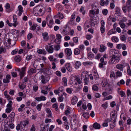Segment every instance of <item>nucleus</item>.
<instances>
[{
    "mask_svg": "<svg viewBox=\"0 0 131 131\" xmlns=\"http://www.w3.org/2000/svg\"><path fill=\"white\" fill-rule=\"evenodd\" d=\"M66 91L67 92L71 94L72 93L73 90L72 88H68L66 89Z\"/></svg>",
    "mask_w": 131,
    "mask_h": 131,
    "instance_id": "obj_55",
    "label": "nucleus"
},
{
    "mask_svg": "<svg viewBox=\"0 0 131 131\" xmlns=\"http://www.w3.org/2000/svg\"><path fill=\"white\" fill-rule=\"evenodd\" d=\"M80 12L82 13V14L83 15H84L85 14L86 10L85 9V8L83 6L81 7L80 10Z\"/></svg>",
    "mask_w": 131,
    "mask_h": 131,
    "instance_id": "obj_30",
    "label": "nucleus"
},
{
    "mask_svg": "<svg viewBox=\"0 0 131 131\" xmlns=\"http://www.w3.org/2000/svg\"><path fill=\"white\" fill-rule=\"evenodd\" d=\"M80 51L78 48H76L74 50V53L75 55H78L80 53Z\"/></svg>",
    "mask_w": 131,
    "mask_h": 131,
    "instance_id": "obj_31",
    "label": "nucleus"
},
{
    "mask_svg": "<svg viewBox=\"0 0 131 131\" xmlns=\"http://www.w3.org/2000/svg\"><path fill=\"white\" fill-rule=\"evenodd\" d=\"M36 100L38 101H45L46 100V97L43 96L36 97L35 98Z\"/></svg>",
    "mask_w": 131,
    "mask_h": 131,
    "instance_id": "obj_15",
    "label": "nucleus"
},
{
    "mask_svg": "<svg viewBox=\"0 0 131 131\" xmlns=\"http://www.w3.org/2000/svg\"><path fill=\"white\" fill-rule=\"evenodd\" d=\"M128 64L127 63L124 62L122 63L117 64L116 66V68L121 71H123V68L126 66H127Z\"/></svg>",
    "mask_w": 131,
    "mask_h": 131,
    "instance_id": "obj_3",
    "label": "nucleus"
},
{
    "mask_svg": "<svg viewBox=\"0 0 131 131\" xmlns=\"http://www.w3.org/2000/svg\"><path fill=\"white\" fill-rule=\"evenodd\" d=\"M88 56L90 58H93L94 57V54L91 52H88Z\"/></svg>",
    "mask_w": 131,
    "mask_h": 131,
    "instance_id": "obj_42",
    "label": "nucleus"
},
{
    "mask_svg": "<svg viewBox=\"0 0 131 131\" xmlns=\"http://www.w3.org/2000/svg\"><path fill=\"white\" fill-rule=\"evenodd\" d=\"M53 45L46 46L45 48L47 51L49 53H51L53 52L54 48L53 47Z\"/></svg>",
    "mask_w": 131,
    "mask_h": 131,
    "instance_id": "obj_10",
    "label": "nucleus"
},
{
    "mask_svg": "<svg viewBox=\"0 0 131 131\" xmlns=\"http://www.w3.org/2000/svg\"><path fill=\"white\" fill-rule=\"evenodd\" d=\"M42 36L43 37L44 40L47 41L49 38L48 36V33L47 32H45L42 34Z\"/></svg>",
    "mask_w": 131,
    "mask_h": 131,
    "instance_id": "obj_16",
    "label": "nucleus"
},
{
    "mask_svg": "<svg viewBox=\"0 0 131 131\" xmlns=\"http://www.w3.org/2000/svg\"><path fill=\"white\" fill-rule=\"evenodd\" d=\"M78 100L77 97L76 96H74L72 99L71 100V103L73 105L75 104Z\"/></svg>",
    "mask_w": 131,
    "mask_h": 131,
    "instance_id": "obj_18",
    "label": "nucleus"
},
{
    "mask_svg": "<svg viewBox=\"0 0 131 131\" xmlns=\"http://www.w3.org/2000/svg\"><path fill=\"white\" fill-rule=\"evenodd\" d=\"M46 111L48 114L47 115V117L49 118L51 117H52V113L50 109L49 108H47L46 109Z\"/></svg>",
    "mask_w": 131,
    "mask_h": 131,
    "instance_id": "obj_19",
    "label": "nucleus"
},
{
    "mask_svg": "<svg viewBox=\"0 0 131 131\" xmlns=\"http://www.w3.org/2000/svg\"><path fill=\"white\" fill-rule=\"evenodd\" d=\"M92 89L94 91H97L99 90L98 87L96 85H93Z\"/></svg>",
    "mask_w": 131,
    "mask_h": 131,
    "instance_id": "obj_60",
    "label": "nucleus"
},
{
    "mask_svg": "<svg viewBox=\"0 0 131 131\" xmlns=\"http://www.w3.org/2000/svg\"><path fill=\"white\" fill-rule=\"evenodd\" d=\"M32 58V56L31 55H28L26 57V59L28 61L30 60Z\"/></svg>",
    "mask_w": 131,
    "mask_h": 131,
    "instance_id": "obj_62",
    "label": "nucleus"
},
{
    "mask_svg": "<svg viewBox=\"0 0 131 131\" xmlns=\"http://www.w3.org/2000/svg\"><path fill=\"white\" fill-rule=\"evenodd\" d=\"M48 129L49 127L48 125H45L43 127V129L44 131H48Z\"/></svg>",
    "mask_w": 131,
    "mask_h": 131,
    "instance_id": "obj_64",
    "label": "nucleus"
},
{
    "mask_svg": "<svg viewBox=\"0 0 131 131\" xmlns=\"http://www.w3.org/2000/svg\"><path fill=\"white\" fill-rule=\"evenodd\" d=\"M112 120H113L112 122H113V124L115 122L117 117V114L115 113V111L112 112L111 114Z\"/></svg>",
    "mask_w": 131,
    "mask_h": 131,
    "instance_id": "obj_9",
    "label": "nucleus"
},
{
    "mask_svg": "<svg viewBox=\"0 0 131 131\" xmlns=\"http://www.w3.org/2000/svg\"><path fill=\"white\" fill-rule=\"evenodd\" d=\"M55 16L57 17H59V18L60 19H62L64 17V16L63 14L60 12L58 13V14L55 16Z\"/></svg>",
    "mask_w": 131,
    "mask_h": 131,
    "instance_id": "obj_32",
    "label": "nucleus"
},
{
    "mask_svg": "<svg viewBox=\"0 0 131 131\" xmlns=\"http://www.w3.org/2000/svg\"><path fill=\"white\" fill-rule=\"evenodd\" d=\"M12 104V101H10L7 104V108H11Z\"/></svg>",
    "mask_w": 131,
    "mask_h": 131,
    "instance_id": "obj_63",
    "label": "nucleus"
},
{
    "mask_svg": "<svg viewBox=\"0 0 131 131\" xmlns=\"http://www.w3.org/2000/svg\"><path fill=\"white\" fill-rule=\"evenodd\" d=\"M128 67H127V72L128 73V75L129 76H131V71L130 70V67L129 66V64H128Z\"/></svg>",
    "mask_w": 131,
    "mask_h": 131,
    "instance_id": "obj_47",
    "label": "nucleus"
},
{
    "mask_svg": "<svg viewBox=\"0 0 131 131\" xmlns=\"http://www.w3.org/2000/svg\"><path fill=\"white\" fill-rule=\"evenodd\" d=\"M111 120L108 118L105 119L104 122L103 123L102 125L103 127H107L108 126V123L111 121Z\"/></svg>",
    "mask_w": 131,
    "mask_h": 131,
    "instance_id": "obj_23",
    "label": "nucleus"
},
{
    "mask_svg": "<svg viewBox=\"0 0 131 131\" xmlns=\"http://www.w3.org/2000/svg\"><path fill=\"white\" fill-rule=\"evenodd\" d=\"M95 14V11L92 9L90 11L89 13V16L90 17H91L92 15H94Z\"/></svg>",
    "mask_w": 131,
    "mask_h": 131,
    "instance_id": "obj_44",
    "label": "nucleus"
},
{
    "mask_svg": "<svg viewBox=\"0 0 131 131\" xmlns=\"http://www.w3.org/2000/svg\"><path fill=\"white\" fill-rule=\"evenodd\" d=\"M56 7L58 10L61 11L62 9V6L60 4H57L56 5Z\"/></svg>",
    "mask_w": 131,
    "mask_h": 131,
    "instance_id": "obj_57",
    "label": "nucleus"
},
{
    "mask_svg": "<svg viewBox=\"0 0 131 131\" xmlns=\"http://www.w3.org/2000/svg\"><path fill=\"white\" fill-rule=\"evenodd\" d=\"M83 117L85 118H89L90 117L89 114L88 113H84L82 115Z\"/></svg>",
    "mask_w": 131,
    "mask_h": 131,
    "instance_id": "obj_40",
    "label": "nucleus"
},
{
    "mask_svg": "<svg viewBox=\"0 0 131 131\" xmlns=\"http://www.w3.org/2000/svg\"><path fill=\"white\" fill-rule=\"evenodd\" d=\"M42 104L41 103L38 104L36 106V108L37 110L39 111L41 110Z\"/></svg>",
    "mask_w": 131,
    "mask_h": 131,
    "instance_id": "obj_54",
    "label": "nucleus"
},
{
    "mask_svg": "<svg viewBox=\"0 0 131 131\" xmlns=\"http://www.w3.org/2000/svg\"><path fill=\"white\" fill-rule=\"evenodd\" d=\"M81 78H85L89 76L88 72L85 71H83L81 73Z\"/></svg>",
    "mask_w": 131,
    "mask_h": 131,
    "instance_id": "obj_28",
    "label": "nucleus"
},
{
    "mask_svg": "<svg viewBox=\"0 0 131 131\" xmlns=\"http://www.w3.org/2000/svg\"><path fill=\"white\" fill-rule=\"evenodd\" d=\"M107 80L106 79L104 78L103 79L102 82V85L103 87H105L107 84Z\"/></svg>",
    "mask_w": 131,
    "mask_h": 131,
    "instance_id": "obj_21",
    "label": "nucleus"
},
{
    "mask_svg": "<svg viewBox=\"0 0 131 131\" xmlns=\"http://www.w3.org/2000/svg\"><path fill=\"white\" fill-rule=\"evenodd\" d=\"M62 81L64 83V85L66 86L67 85V78L65 77H64L62 79Z\"/></svg>",
    "mask_w": 131,
    "mask_h": 131,
    "instance_id": "obj_48",
    "label": "nucleus"
},
{
    "mask_svg": "<svg viewBox=\"0 0 131 131\" xmlns=\"http://www.w3.org/2000/svg\"><path fill=\"white\" fill-rule=\"evenodd\" d=\"M21 60V58L19 55L15 57V61L17 62H20Z\"/></svg>",
    "mask_w": 131,
    "mask_h": 131,
    "instance_id": "obj_33",
    "label": "nucleus"
},
{
    "mask_svg": "<svg viewBox=\"0 0 131 131\" xmlns=\"http://www.w3.org/2000/svg\"><path fill=\"white\" fill-rule=\"evenodd\" d=\"M47 24L48 26L50 28L52 27V26L53 24V19L52 18L50 19L49 22L47 23Z\"/></svg>",
    "mask_w": 131,
    "mask_h": 131,
    "instance_id": "obj_29",
    "label": "nucleus"
},
{
    "mask_svg": "<svg viewBox=\"0 0 131 131\" xmlns=\"http://www.w3.org/2000/svg\"><path fill=\"white\" fill-rule=\"evenodd\" d=\"M81 65V63L79 61H77L74 64V67L76 69H78Z\"/></svg>",
    "mask_w": 131,
    "mask_h": 131,
    "instance_id": "obj_22",
    "label": "nucleus"
},
{
    "mask_svg": "<svg viewBox=\"0 0 131 131\" xmlns=\"http://www.w3.org/2000/svg\"><path fill=\"white\" fill-rule=\"evenodd\" d=\"M54 48L55 50L56 51H58L60 49V45H55Z\"/></svg>",
    "mask_w": 131,
    "mask_h": 131,
    "instance_id": "obj_49",
    "label": "nucleus"
},
{
    "mask_svg": "<svg viewBox=\"0 0 131 131\" xmlns=\"http://www.w3.org/2000/svg\"><path fill=\"white\" fill-rule=\"evenodd\" d=\"M36 72V70L35 69L33 68H31L28 71V73L29 74H32L33 73H35Z\"/></svg>",
    "mask_w": 131,
    "mask_h": 131,
    "instance_id": "obj_38",
    "label": "nucleus"
},
{
    "mask_svg": "<svg viewBox=\"0 0 131 131\" xmlns=\"http://www.w3.org/2000/svg\"><path fill=\"white\" fill-rule=\"evenodd\" d=\"M49 77L44 76L43 75H41V80L42 83L45 84L49 80Z\"/></svg>",
    "mask_w": 131,
    "mask_h": 131,
    "instance_id": "obj_6",
    "label": "nucleus"
},
{
    "mask_svg": "<svg viewBox=\"0 0 131 131\" xmlns=\"http://www.w3.org/2000/svg\"><path fill=\"white\" fill-rule=\"evenodd\" d=\"M75 77L76 82H77V83H78L79 84H80L82 82L80 79L77 76H75Z\"/></svg>",
    "mask_w": 131,
    "mask_h": 131,
    "instance_id": "obj_56",
    "label": "nucleus"
},
{
    "mask_svg": "<svg viewBox=\"0 0 131 131\" xmlns=\"http://www.w3.org/2000/svg\"><path fill=\"white\" fill-rule=\"evenodd\" d=\"M19 12L18 15L19 16H20L23 12V8L21 5H19L18 7Z\"/></svg>",
    "mask_w": 131,
    "mask_h": 131,
    "instance_id": "obj_17",
    "label": "nucleus"
},
{
    "mask_svg": "<svg viewBox=\"0 0 131 131\" xmlns=\"http://www.w3.org/2000/svg\"><path fill=\"white\" fill-rule=\"evenodd\" d=\"M13 26L15 27L19 23L17 21V19H13Z\"/></svg>",
    "mask_w": 131,
    "mask_h": 131,
    "instance_id": "obj_45",
    "label": "nucleus"
},
{
    "mask_svg": "<svg viewBox=\"0 0 131 131\" xmlns=\"http://www.w3.org/2000/svg\"><path fill=\"white\" fill-rule=\"evenodd\" d=\"M108 10L107 9H104L102 10L103 14L105 15H106L108 13Z\"/></svg>",
    "mask_w": 131,
    "mask_h": 131,
    "instance_id": "obj_59",
    "label": "nucleus"
},
{
    "mask_svg": "<svg viewBox=\"0 0 131 131\" xmlns=\"http://www.w3.org/2000/svg\"><path fill=\"white\" fill-rule=\"evenodd\" d=\"M52 107L53 108H55V109L56 110H58V106L57 104V103H56L53 104L52 106Z\"/></svg>",
    "mask_w": 131,
    "mask_h": 131,
    "instance_id": "obj_58",
    "label": "nucleus"
},
{
    "mask_svg": "<svg viewBox=\"0 0 131 131\" xmlns=\"http://www.w3.org/2000/svg\"><path fill=\"white\" fill-rule=\"evenodd\" d=\"M111 39L112 41L114 42H117L118 41V38L115 36L112 37Z\"/></svg>",
    "mask_w": 131,
    "mask_h": 131,
    "instance_id": "obj_39",
    "label": "nucleus"
},
{
    "mask_svg": "<svg viewBox=\"0 0 131 131\" xmlns=\"http://www.w3.org/2000/svg\"><path fill=\"white\" fill-rule=\"evenodd\" d=\"M83 63L84 66H86L88 65H91L93 63L92 62L88 61L83 62Z\"/></svg>",
    "mask_w": 131,
    "mask_h": 131,
    "instance_id": "obj_41",
    "label": "nucleus"
},
{
    "mask_svg": "<svg viewBox=\"0 0 131 131\" xmlns=\"http://www.w3.org/2000/svg\"><path fill=\"white\" fill-rule=\"evenodd\" d=\"M4 95L5 96V97L9 101L13 99L9 95L7 94V91H4Z\"/></svg>",
    "mask_w": 131,
    "mask_h": 131,
    "instance_id": "obj_24",
    "label": "nucleus"
},
{
    "mask_svg": "<svg viewBox=\"0 0 131 131\" xmlns=\"http://www.w3.org/2000/svg\"><path fill=\"white\" fill-rule=\"evenodd\" d=\"M21 123H22L24 127H25L29 123V122L27 120H25L21 122Z\"/></svg>",
    "mask_w": 131,
    "mask_h": 131,
    "instance_id": "obj_43",
    "label": "nucleus"
},
{
    "mask_svg": "<svg viewBox=\"0 0 131 131\" xmlns=\"http://www.w3.org/2000/svg\"><path fill=\"white\" fill-rule=\"evenodd\" d=\"M65 52L69 56L71 55L72 53L71 50L69 48H66L65 49Z\"/></svg>",
    "mask_w": 131,
    "mask_h": 131,
    "instance_id": "obj_20",
    "label": "nucleus"
},
{
    "mask_svg": "<svg viewBox=\"0 0 131 131\" xmlns=\"http://www.w3.org/2000/svg\"><path fill=\"white\" fill-rule=\"evenodd\" d=\"M26 71V68L24 67L21 69V70L19 72V75L20 77V79H22L25 74Z\"/></svg>",
    "mask_w": 131,
    "mask_h": 131,
    "instance_id": "obj_7",
    "label": "nucleus"
},
{
    "mask_svg": "<svg viewBox=\"0 0 131 131\" xmlns=\"http://www.w3.org/2000/svg\"><path fill=\"white\" fill-rule=\"evenodd\" d=\"M100 47L99 51L101 52H104L106 49L105 46L102 44L100 45Z\"/></svg>",
    "mask_w": 131,
    "mask_h": 131,
    "instance_id": "obj_25",
    "label": "nucleus"
},
{
    "mask_svg": "<svg viewBox=\"0 0 131 131\" xmlns=\"http://www.w3.org/2000/svg\"><path fill=\"white\" fill-rule=\"evenodd\" d=\"M116 75L117 77H119L122 75V72L119 70H117L115 72Z\"/></svg>",
    "mask_w": 131,
    "mask_h": 131,
    "instance_id": "obj_34",
    "label": "nucleus"
},
{
    "mask_svg": "<svg viewBox=\"0 0 131 131\" xmlns=\"http://www.w3.org/2000/svg\"><path fill=\"white\" fill-rule=\"evenodd\" d=\"M37 52L38 53L40 54H46V51L42 49H39L38 50Z\"/></svg>",
    "mask_w": 131,
    "mask_h": 131,
    "instance_id": "obj_46",
    "label": "nucleus"
},
{
    "mask_svg": "<svg viewBox=\"0 0 131 131\" xmlns=\"http://www.w3.org/2000/svg\"><path fill=\"white\" fill-rule=\"evenodd\" d=\"M120 9L118 7H116L115 8V12L116 14H118L119 15H121L120 13Z\"/></svg>",
    "mask_w": 131,
    "mask_h": 131,
    "instance_id": "obj_37",
    "label": "nucleus"
},
{
    "mask_svg": "<svg viewBox=\"0 0 131 131\" xmlns=\"http://www.w3.org/2000/svg\"><path fill=\"white\" fill-rule=\"evenodd\" d=\"M110 77L111 78H115V75L114 72L113 71H111V72Z\"/></svg>",
    "mask_w": 131,
    "mask_h": 131,
    "instance_id": "obj_52",
    "label": "nucleus"
},
{
    "mask_svg": "<svg viewBox=\"0 0 131 131\" xmlns=\"http://www.w3.org/2000/svg\"><path fill=\"white\" fill-rule=\"evenodd\" d=\"M127 7V9L128 12H129L131 10V1L127 0L126 3V5Z\"/></svg>",
    "mask_w": 131,
    "mask_h": 131,
    "instance_id": "obj_12",
    "label": "nucleus"
},
{
    "mask_svg": "<svg viewBox=\"0 0 131 131\" xmlns=\"http://www.w3.org/2000/svg\"><path fill=\"white\" fill-rule=\"evenodd\" d=\"M45 12V10L43 7L40 5L36 7L33 10V13L36 16H42Z\"/></svg>",
    "mask_w": 131,
    "mask_h": 131,
    "instance_id": "obj_1",
    "label": "nucleus"
},
{
    "mask_svg": "<svg viewBox=\"0 0 131 131\" xmlns=\"http://www.w3.org/2000/svg\"><path fill=\"white\" fill-rule=\"evenodd\" d=\"M100 125L97 123H94L93 125V127L95 129H99L100 128Z\"/></svg>",
    "mask_w": 131,
    "mask_h": 131,
    "instance_id": "obj_26",
    "label": "nucleus"
},
{
    "mask_svg": "<svg viewBox=\"0 0 131 131\" xmlns=\"http://www.w3.org/2000/svg\"><path fill=\"white\" fill-rule=\"evenodd\" d=\"M125 83L124 81L123 80H121L119 82H117V84L118 85L120 86L121 84H124Z\"/></svg>",
    "mask_w": 131,
    "mask_h": 131,
    "instance_id": "obj_53",
    "label": "nucleus"
},
{
    "mask_svg": "<svg viewBox=\"0 0 131 131\" xmlns=\"http://www.w3.org/2000/svg\"><path fill=\"white\" fill-rule=\"evenodd\" d=\"M18 86L19 88L22 90H23L26 87V85L24 83L22 84L21 83H19Z\"/></svg>",
    "mask_w": 131,
    "mask_h": 131,
    "instance_id": "obj_35",
    "label": "nucleus"
},
{
    "mask_svg": "<svg viewBox=\"0 0 131 131\" xmlns=\"http://www.w3.org/2000/svg\"><path fill=\"white\" fill-rule=\"evenodd\" d=\"M56 39L55 40V42L56 43H59L61 41V35L59 34H57L56 35Z\"/></svg>",
    "mask_w": 131,
    "mask_h": 131,
    "instance_id": "obj_13",
    "label": "nucleus"
},
{
    "mask_svg": "<svg viewBox=\"0 0 131 131\" xmlns=\"http://www.w3.org/2000/svg\"><path fill=\"white\" fill-rule=\"evenodd\" d=\"M84 78V81L85 83L84 85H87L89 81V76H87Z\"/></svg>",
    "mask_w": 131,
    "mask_h": 131,
    "instance_id": "obj_36",
    "label": "nucleus"
},
{
    "mask_svg": "<svg viewBox=\"0 0 131 131\" xmlns=\"http://www.w3.org/2000/svg\"><path fill=\"white\" fill-rule=\"evenodd\" d=\"M66 68L67 70L69 72H71L72 70V68L71 65L70 63H67L65 65Z\"/></svg>",
    "mask_w": 131,
    "mask_h": 131,
    "instance_id": "obj_14",
    "label": "nucleus"
},
{
    "mask_svg": "<svg viewBox=\"0 0 131 131\" xmlns=\"http://www.w3.org/2000/svg\"><path fill=\"white\" fill-rule=\"evenodd\" d=\"M10 76L9 74L6 75L5 78L3 79V82L5 83H8L10 82V80L11 79Z\"/></svg>",
    "mask_w": 131,
    "mask_h": 131,
    "instance_id": "obj_11",
    "label": "nucleus"
},
{
    "mask_svg": "<svg viewBox=\"0 0 131 131\" xmlns=\"http://www.w3.org/2000/svg\"><path fill=\"white\" fill-rule=\"evenodd\" d=\"M64 97L62 95L59 96L58 98V101L60 102H62Z\"/></svg>",
    "mask_w": 131,
    "mask_h": 131,
    "instance_id": "obj_51",
    "label": "nucleus"
},
{
    "mask_svg": "<svg viewBox=\"0 0 131 131\" xmlns=\"http://www.w3.org/2000/svg\"><path fill=\"white\" fill-rule=\"evenodd\" d=\"M37 24H34L30 28V29L31 30H34L36 29V26Z\"/></svg>",
    "mask_w": 131,
    "mask_h": 131,
    "instance_id": "obj_50",
    "label": "nucleus"
},
{
    "mask_svg": "<svg viewBox=\"0 0 131 131\" xmlns=\"http://www.w3.org/2000/svg\"><path fill=\"white\" fill-rule=\"evenodd\" d=\"M70 82V84L73 86L75 88L78 87L77 83L76 81L75 76L72 77L71 78Z\"/></svg>",
    "mask_w": 131,
    "mask_h": 131,
    "instance_id": "obj_5",
    "label": "nucleus"
},
{
    "mask_svg": "<svg viewBox=\"0 0 131 131\" xmlns=\"http://www.w3.org/2000/svg\"><path fill=\"white\" fill-rule=\"evenodd\" d=\"M107 22L110 25H112V23L115 22L116 21V19L113 17L111 15H110L107 19Z\"/></svg>",
    "mask_w": 131,
    "mask_h": 131,
    "instance_id": "obj_4",
    "label": "nucleus"
},
{
    "mask_svg": "<svg viewBox=\"0 0 131 131\" xmlns=\"http://www.w3.org/2000/svg\"><path fill=\"white\" fill-rule=\"evenodd\" d=\"M120 60V58L119 56L113 54L110 56L108 63L111 64H115L119 62Z\"/></svg>",
    "mask_w": 131,
    "mask_h": 131,
    "instance_id": "obj_2",
    "label": "nucleus"
},
{
    "mask_svg": "<svg viewBox=\"0 0 131 131\" xmlns=\"http://www.w3.org/2000/svg\"><path fill=\"white\" fill-rule=\"evenodd\" d=\"M75 15L74 14H73L71 16L70 18V21L69 22V24H72V22H73L74 20V19L75 18Z\"/></svg>",
    "mask_w": 131,
    "mask_h": 131,
    "instance_id": "obj_27",
    "label": "nucleus"
},
{
    "mask_svg": "<svg viewBox=\"0 0 131 131\" xmlns=\"http://www.w3.org/2000/svg\"><path fill=\"white\" fill-rule=\"evenodd\" d=\"M70 109L69 108H67L64 112V114L66 115H68L70 114Z\"/></svg>",
    "mask_w": 131,
    "mask_h": 131,
    "instance_id": "obj_61",
    "label": "nucleus"
},
{
    "mask_svg": "<svg viewBox=\"0 0 131 131\" xmlns=\"http://www.w3.org/2000/svg\"><path fill=\"white\" fill-rule=\"evenodd\" d=\"M11 41V39L10 38H9L7 40L8 43H6V44H5V48L7 49H8L10 48L13 47V46L12 45H13V43H11L10 42Z\"/></svg>",
    "mask_w": 131,
    "mask_h": 131,
    "instance_id": "obj_8",
    "label": "nucleus"
}]
</instances>
